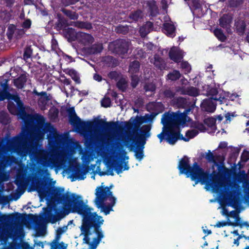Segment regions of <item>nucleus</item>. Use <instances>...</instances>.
Masks as SVG:
<instances>
[{
  "label": "nucleus",
  "mask_w": 249,
  "mask_h": 249,
  "mask_svg": "<svg viewBox=\"0 0 249 249\" xmlns=\"http://www.w3.org/2000/svg\"><path fill=\"white\" fill-rule=\"evenodd\" d=\"M8 109L10 112L14 115L18 114L19 112V111L18 108H16L15 105L14 104L8 105Z\"/></svg>",
  "instance_id": "4d7b16f0"
},
{
  "label": "nucleus",
  "mask_w": 249,
  "mask_h": 249,
  "mask_svg": "<svg viewBox=\"0 0 249 249\" xmlns=\"http://www.w3.org/2000/svg\"><path fill=\"white\" fill-rule=\"evenodd\" d=\"M201 156L202 157H204L208 162L210 163H216L214 156L210 151H209L208 153H206L205 154L202 153Z\"/></svg>",
  "instance_id": "a19ab883"
},
{
  "label": "nucleus",
  "mask_w": 249,
  "mask_h": 249,
  "mask_svg": "<svg viewBox=\"0 0 249 249\" xmlns=\"http://www.w3.org/2000/svg\"><path fill=\"white\" fill-rule=\"evenodd\" d=\"M233 19L232 15L230 14H224L219 19V25L225 28L228 33H231V24Z\"/></svg>",
  "instance_id": "ddd939ff"
},
{
  "label": "nucleus",
  "mask_w": 249,
  "mask_h": 249,
  "mask_svg": "<svg viewBox=\"0 0 249 249\" xmlns=\"http://www.w3.org/2000/svg\"><path fill=\"white\" fill-rule=\"evenodd\" d=\"M19 249H34L27 242L19 243Z\"/></svg>",
  "instance_id": "69168bd1"
},
{
  "label": "nucleus",
  "mask_w": 249,
  "mask_h": 249,
  "mask_svg": "<svg viewBox=\"0 0 249 249\" xmlns=\"http://www.w3.org/2000/svg\"><path fill=\"white\" fill-rule=\"evenodd\" d=\"M126 154L124 150L117 153L110 163V166L114 168L118 174L123 170H127L129 169L127 161H126L128 157L126 156Z\"/></svg>",
  "instance_id": "1a4fd4ad"
},
{
  "label": "nucleus",
  "mask_w": 249,
  "mask_h": 249,
  "mask_svg": "<svg viewBox=\"0 0 249 249\" xmlns=\"http://www.w3.org/2000/svg\"><path fill=\"white\" fill-rule=\"evenodd\" d=\"M150 62L153 64L157 68L160 70L164 69L166 67V63L164 60L157 54L154 55L153 58L150 59Z\"/></svg>",
  "instance_id": "aec40b11"
},
{
  "label": "nucleus",
  "mask_w": 249,
  "mask_h": 249,
  "mask_svg": "<svg viewBox=\"0 0 249 249\" xmlns=\"http://www.w3.org/2000/svg\"><path fill=\"white\" fill-rule=\"evenodd\" d=\"M0 86L2 89L1 91L10 98L13 94L8 92L9 85L8 84V80L5 79L2 82H0Z\"/></svg>",
  "instance_id": "58836bf2"
},
{
  "label": "nucleus",
  "mask_w": 249,
  "mask_h": 249,
  "mask_svg": "<svg viewBox=\"0 0 249 249\" xmlns=\"http://www.w3.org/2000/svg\"><path fill=\"white\" fill-rule=\"evenodd\" d=\"M97 124L103 127L105 130L111 129L112 131L100 133L95 131L92 138L98 142L110 143L115 140L121 141L126 146H129L131 149H135V156L141 160L143 158V149L146 143V138L150 136V131L151 124L143 125L141 128V134H134L126 132L124 135H121L116 130L117 123L106 122L102 119L99 120Z\"/></svg>",
  "instance_id": "7ed1b4c3"
},
{
  "label": "nucleus",
  "mask_w": 249,
  "mask_h": 249,
  "mask_svg": "<svg viewBox=\"0 0 249 249\" xmlns=\"http://www.w3.org/2000/svg\"><path fill=\"white\" fill-rule=\"evenodd\" d=\"M215 36L221 41H224L226 39V37L223 34L221 29H216L214 31Z\"/></svg>",
  "instance_id": "603ef678"
},
{
  "label": "nucleus",
  "mask_w": 249,
  "mask_h": 249,
  "mask_svg": "<svg viewBox=\"0 0 249 249\" xmlns=\"http://www.w3.org/2000/svg\"><path fill=\"white\" fill-rule=\"evenodd\" d=\"M32 54V50L30 46L26 47L24 51L23 57L25 60L31 58Z\"/></svg>",
  "instance_id": "864d4df0"
},
{
  "label": "nucleus",
  "mask_w": 249,
  "mask_h": 249,
  "mask_svg": "<svg viewBox=\"0 0 249 249\" xmlns=\"http://www.w3.org/2000/svg\"><path fill=\"white\" fill-rule=\"evenodd\" d=\"M95 195L94 203L96 206L106 215L109 213L116 203V198L113 196L110 188L103 185L98 187L96 189Z\"/></svg>",
  "instance_id": "423d86ee"
},
{
  "label": "nucleus",
  "mask_w": 249,
  "mask_h": 249,
  "mask_svg": "<svg viewBox=\"0 0 249 249\" xmlns=\"http://www.w3.org/2000/svg\"><path fill=\"white\" fill-rule=\"evenodd\" d=\"M61 11L68 18H69L71 20H75L77 19L79 15L75 12L72 11L70 10L67 9L65 8H62L61 9Z\"/></svg>",
  "instance_id": "72a5a7b5"
},
{
  "label": "nucleus",
  "mask_w": 249,
  "mask_h": 249,
  "mask_svg": "<svg viewBox=\"0 0 249 249\" xmlns=\"http://www.w3.org/2000/svg\"><path fill=\"white\" fill-rule=\"evenodd\" d=\"M180 174H185L190 177L192 180L197 179L202 183L207 182L208 174L200 167L197 163H194L193 166L189 164V159L184 156L180 160L178 166Z\"/></svg>",
  "instance_id": "0eeeda50"
},
{
  "label": "nucleus",
  "mask_w": 249,
  "mask_h": 249,
  "mask_svg": "<svg viewBox=\"0 0 249 249\" xmlns=\"http://www.w3.org/2000/svg\"><path fill=\"white\" fill-rule=\"evenodd\" d=\"M144 89L146 92H153L156 89V86L152 83H147L145 84Z\"/></svg>",
  "instance_id": "6e6d98bb"
},
{
  "label": "nucleus",
  "mask_w": 249,
  "mask_h": 249,
  "mask_svg": "<svg viewBox=\"0 0 249 249\" xmlns=\"http://www.w3.org/2000/svg\"><path fill=\"white\" fill-rule=\"evenodd\" d=\"M227 220L226 221H218L216 225H215V227L217 228H221L223 227L226 226H233V222H231L230 221V219H227Z\"/></svg>",
  "instance_id": "09e8293b"
},
{
  "label": "nucleus",
  "mask_w": 249,
  "mask_h": 249,
  "mask_svg": "<svg viewBox=\"0 0 249 249\" xmlns=\"http://www.w3.org/2000/svg\"><path fill=\"white\" fill-rule=\"evenodd\" d=\"M117 86L120 90L124 91L127 86V82L124 79L121 78L117 82Z\"/></svg>",
  "instance_id": "3c124183"
},
{
  "label": "nucleus",
  "mask_w": 249,
  "mask_h": 249,
  "mask_svg": "<svg viewBox=\"0 0 249 249\" xmlns=\"http://www.w3.org/2000/svg\"><path fill=\"white\" fill-rule=\"evenodd\" d=\"M241 160L244 162H246L249 160V152L244 151L241 155Z\"/></svg>",
  "instance_id": "774afa93"
},
{
  "label": "nucleus",
  "mask_w": 249,
  "mask_h": 249,
  "mask_svg": "<svg viewBox=\"0 0 249 249\" xmlns=\"http://www.w3.org/2000/svg\"><path fill=\"white\" fill-rule=\"evenodd\" d=\"M42 95L38 100V104H41L42 106H45L47 104V102L50 100V98L47 96V94L46 92H41Z\"/></svg>",
  "instance_id": "49530a36"
},
{
  "label": "nucleus",
  "mask_w": 249,
  "mask_h": 249,
  "mask_svg": "<svg viewBox=\"0 0 249 249\" xmlns=\"http://www.w3.org/2000/svg\"><path fill=\"white\" fill-rule=\"evenodd\" d=\"M62 219H0V222L2 221H43L46 223H51L55 224L57 222L59 221Z\"/></svg>",
  "instance_id": "f3484780"
},
{
  "label": "nucleus",
  "mask_w": 249,
  "mask_h": 249,
  "mask_svg": "<svg viewBox=\"0 0 249 249\" xmlns=\"http://www.w3.org/2000/svg\"><path fill=\"white\" fill-rule=\"evenodd\" d=\"M241 219H234L233 227L239 226L240 228L246 227L247 229L249 228V223L248 221H241Z\"/></svg>",
  "instance_id": "37998d69"
},
{
  "label": "nucleus",
  "mask_w": 249,
  "mask_h": 249,
  "mask_svg": "<svg viewBox=\"0 0 249 249\" xmlns=\"http://www.w3.org/2000/svg\"><path fill=\"white\" fill-rule=\"evenodd\" d=\"M68 230V225H64L62 227H58L56 231V232L59 234L62 235Z\"/></svg>",
  "instance_id": "338daca9"
},
{
  "label": "nucleus",
  "mask_w": 249,
  "mask_h": 249,
  "mask_svg": "<svg viewBox=\"0 0 249 249\" xmlns=\"http://www.w3.org/2000/svg\"><path fill=\"white\" fill-rule=\"evenodd\" d=\"M77 41L84 46H89L93 43L94 38L90 34L79 32L78 33Z\"/></svg>",
  "instance_id": "4468645a"
},
{
  "label": "nucleus",
  "mask_w": 249,
  "mask_h": 249,
  "mask_svg": "<svg viewBox=\"0 0 249 249\" xmlns=\"http://www.w3.org/2000/svg\"><path fill=\"white\" fill-rule=\"evenodd\" d=\"M115 31L117 33L126 35L129 32V27L127 25H119L115 27Z\"/></svg>",
  "instance_id": "79ce46f5"
},
{
  "label": "nucleus",
  "mask_w": 249,
  "mask_h": 249,
  "mask_svg": "<svg viewBox=\"0 0 249 249\" xmlns=\"http://www.w3.org/2000/svg\"><path fill=\"white\" fill-rule=\"evenodd\" d=\"M142 12L140 10H137L133 13H132L129 15V18L135 21L138 20L140 18H142Z\"/></svg>",
  "instance_id": "8fccbe9b"
},
{
  "label": "nucleus",
  "mask_w": 249,
  "mask_h": 249,
  "mask_svg": "<svg viewBox=\"0 0 249 249\" xmlns=\"http://www.w3.org/2000/svg\"><path fill=\"white\" fill-rule=\"evenodd\" d=\"M63 34L69 42H72L76 39L77 40L78 33L72 28H69L63 31Z\"/></svg>",
  "instance_id": "4be33fe9"
},
{
  "label": "nucleus",
  "mask_w": 249,
  "mask_h": 249,
  "mask_svg": "<svg viewBox=\"0 0 249 249\" xmlns=\"http://www.w3.org/2000/svg\"><path fill=\"white\" fill-rule=\"evenodd\" d=\"M70 25L81 29L90 30L92 28L91 23L89 22L76 21L71 22Z\"/></svg>",
  "instance_id": "b1692460"
},
{
  "label": "nucleus",
  "mask_w": 249,
  "mask_h": 249,
  "mask_svg": "<svg viewBox=\"0 0 249 249\" xmlns=\"http://www.w3.org/2000/svg\"><path fill=\"white\" fill-rule=\"evenodd\" d=\"M181 76V74L178 71L174 70L167 75L169 79L172 81H176Z\"/></svg>",
  "instance_id": "a18cd8bd"
},
{
  "label": "nucleus",
  "mask_w": 249,
  "mask_h": 249,
  "mask_svg": "<svg viewBox=\"0 0 249 249\" xmlns=\"http://www.w3.org/2000/svg\"><path fill=\"white\" fill-rule=\"evenodd\" d=\"M146 53L142 49L137 48L134 51V56L136 59H142L145 57Z\"/></svg>",
  "instance_id": "c03bdc74"
},
{
  "label": "nucleus",
  "mask_w": 249,
  "mask_h": 249,
  "mask_svg": "<svg viewBox=\"0 0 249 249\" xmlns=\"http://www.w3.org/2000/svg\"><path fill=\"white\" fill-rule=\"evenodd\" d=\"M236 32L240 36H242L245 33L246 24L245 22L241 19H238L235 22Z\"/></svg>",
  "instance_id": "cd10ccee"
},
{
  "label": "nucleus",
  "mask_w": 249,
  "mask_h": 249,
  "mask_svg": "<svg viewBox=\"0 0 249 249\" xmlns=\"http://www.w3.org/2000/svg\"><path fill=\"white\" fill-rule=\"evenodd\" d=\"M192 126L194 127L197 130H199L201 131H203L205 129V126L202 124L199 123H195Z\"/></svg>",
  "instance_id": "e2e57ef3"
},
{
  "label": "nucleus",
  "mask_w": 249,
  "mask_h": 249,
  "mask_svg": "<svg viewBox=\"0 0 249 249\" xmlns=\"http://www.w3.org/2000/svg\"><path fill=\"white\" fill-rule=\"evenodd\" d=\"M177 91H180L181 94H187L192 96H196L199 94L198 89L194 87L182 88Z\"/></svg>",
  "instance_id": "5701e85b"
},
{
  "label": "nucleus",
  "mask_w": 249,
  "mask_h": 249,
  "mask_svg": "<svg viewBox=\"0 0 249 249\" xmlns=\"http://www.w3.org/2000/svg\"><path fill=\"white\" fill-rule=\"evenodd\" d=\"M181 67L184 70L185 72H189L191 71V66L187 62H182L181 63Z\"/></svg>",
  "instance_id": "680f3d73"
},
{
  "label": "nucleus",
  "mask_w": 249,
  "mask_h": 249,
  "mask_svg": "<svg viewBox=\"0 0 249 249\" xmlns=\"http://www.w3.org/2000/svg\"><path fill=\"white\" fill-rule=\"evenodd\" d=\"M35 187L40 197H44L47 196V192L45 190V185L43 182H40L37 179Z\"/></svg>",
  "instance_id": "393cba45"
},
{
  "label": "nucleus",
  "mask_w": 249,
  "mask_h": 249,
  "mask_svg": "<svg viewBox=\"0 0 249 249\" xmlns=\"http://www.w3.org/2000/svg\"><path fill=\"white\" fill-rule=\"evenodd\" d=\"M153 30V24L150 21H147L143 25L140 27L139 33L142 37H145Z\"/></svg>",
  "instance_id": "412c9836"
},
{
  "label": "nucleus",
  "mask_w": 249,
  "mask_h": 249,
  "mask_svg": "<svg viewBox=\"0 0 249 249\" xmlns=\"http://www.w3.org/2000/svg\"><path fill=\"white\" fill-rule=\"evenodd\" d=\"M92 233H88L81 231L80 235H83L84 238L83 239V244H87L90 247V245L91 244V242H90V238L89 237V235L91 234Z\"/></svg>",
  "instance_id": "de8ad7c7"
},
{
  "label": "nucleus",
  "mask_w": 249,
  "mask_h": 249,
  "mask_svg": "<svg viewBox=\"0 0 249 249\" xmlns=\"http://www.w3.org/2000/svg\"><path fill=\"white\" fill-rule=\"evenodd\" d=\"M139 82V78L137 75L132 74L131 75V86L134 88H135Z\"/></svg>",
  "instance_id": "13d9d810"
},
{
  "label": "nucleus",
  "mask_w": 249,
  "mask_h": 249,
  "mask_svg": "<svg viewBox=\"0 0 249 249\" xmlns=\"http://www.w3.org/2000/svg\"><path fill=\"white\" fill-rule=\"evenodd\" d=\"M169 56L171 59L178 62L183 58V53L179 48L173 47L169 51Z\"/></svg>",
  "instance_id": "6ab92c4d"
},
{
  "label": "nucleus",
  "mask_w": 249,
  "mask_h": 249,
  "mask_svg": "<svg viewBox=\"0 0 249 249\" xmlns=\"http://www.w3.org/2000/svg\"><path fill=\"white\" fill-rule=\"evenodd\" d=\"M155 115L152 114H147L143 117H137L135 120V123L134 124V127L133 128L132 131H127V132L132 133L134 134H139L138 133V129L140 126V125L144 122L147 120L152 121L155 117Z\"/></svg>",
  "instance_id": "f8f14e48"
},
{
  "label": "nucleus",
  "mask_w": 249,
  "mask_h": 249,
  "mask_svg": "<svg viewBox=\"0 0 249 249\" xmlns=\"http://www.w3.org/2000/svg\"><path fill=\"white\" fill-rule=\"evenodd\" d=\"M14 239H22L24 236V233L23 229L17 226L14 228L12 235Z\"/></svg>",
  "instance_id": "c9c22d12"
},
{
  "label": "nucleus",
  "mask_w": 249,
  "mask_h": 249,
  "mask_svg": "<svg viewBox=\"0 0 249 249\" xmlns=\"http://www.w3.org/2000/svg\"><path fill=\"white\" fill-rule=\"evenodd\" d=\"M198 133V131L196 129H192L188 130L186 133L185 137L182 138V139L187 142L190 139L193 138L194 137L196 136Z\"/></svg>",
  "instance_id": "ea45409f"
},
{
  "label": "nucleus",
  "mask_w": 249,
  "mask_h": 249,
  "mask_svg": "<svg viewBox=\"0 0 249 249\" xmlns=\"http://www.w3.org/2000/svg\"><path fill=\"white\" fill-rule=\"evenodd\" d=\"M27 80V77L26 74H21L18 77L14 80V85L18 89H22Z\"/></svg>",
  "instance_id": "a878e982"
},
{
  "label": "nucleus",
  "mask_w": 249,
  "mask_h": 249,
  "mask_svg": "<svg viewBox=\"0 0 249 249\" xmlns=\"http://www.w3.org/2000/svg\"><path fill=\"white\" fill-rule=\"evenodd\" d=\"M143 6L147 8L150 16L155 17L159 14V9L154 0H146L143 2Z\"/></svg>",
  "instance_id": "2eb2a0df"
},
{
  "label": "nucleus",
  "mask_w": 249,
  "mask_h": 249,
  "mask_svg": "<svg viewBox=\"0 0 249 249\" xmlns=\"http://www.w3.org/2000/svg\"><path fill=\"white\" fill-rule=\"evenodd\" d=\"M176 91L173 88H166L161 90L160 94L164 98L171 99L175 97Z\"/></svg>",
  "instance_id": "c756f323"
},
{
  "label": "nucleus",
  "mask_w": 249,
  "mask_h": 249,
  "mask_svg": "<svg viewBox=\"0 0 249 249\" xmlns=\"http://www.w3.org/2000/svg\"><path fill=\"white\" fill-rule=\"evenodd\" d=\"M140 63L137 60H134L130 62L129 66V72L131 74H134L139 71Z\"/></svg>",
  "instance_id": "7c9ffc66"
},
{
  "label": "nucleus",
  "mask_w": 249,
  "mask_h": 249,
  "mask_svg": "<svg viewBox=\"0 0 249 249\" xmlns=\"http://www.w3.org/2000/svg\"><path fill=\"white\" fill-rule=\"evenodd\" d=\"M103 49V44L102 43H96L92 45L89 49L90 53L95 54L100 53Z\"/></svg>",
  "instance_id": "4c0bfd02"
},
{
  "label": "nucleus",
  "mask_w": 249,
  "mask_h": 249,
  "mask_svg": "<svg viewBox=\"0 0 249 249\" xmlns=\"http://www.w3.org/2000/svg\"><path fill=\"white\" fill-rule=\"evenodd\" d=\"M131 43L129 40L119 39L108 44V48L113 52L119 54L127 53Z\"/></svg>",
  "instance_id": "9d476101"
},
{
  "label": "nucleus",
  "mask_w": 249,
  "mask_h": 249,
  "mask_svg": "<svg viewBox=\"0 0 249 249\" xmlns=\"http://www.w3.org/2000/svg\"><path fill=\"white\" fill-rule=\"evenodd\" d=\"M244 0H228V7L232 9L240 8L244 3Z\"/></svg>",
  "instance_id": "2f4dec72"
},
{
  "label": "nucleus",
  "mask_w": 249,
  "mask_h": 249,
  "mask_svg": "<svg viewBox=\"0 0 249 249\" xmlns=\"http://www.w3.org/2000/svg\"><path fill=\"white\" fill-rule=\"evenodd\" d=\"M68 114L69 122L71 124L75 126L80 131L83 132H90V138L92 141H97L92 138L95 131L102 133L97 130H94L93 132H91L92 124L90 123L82 121L77 116L74 107L69 108L67 110Z\"/></svg>",
  "instance_id": "6e6552de"
},
{
  "label": "nucleus",
  "mask_w": 249,
  "mask_h": 249,
  "mask_svg": "<svg viewBox=\"0 0 249 249\" xmlns=\"http://www.w3.org/2000/svg\"><path fill=\"white\" fill-rule=\"evenodd\" d=\"M201 107L203 110L208 112H213L216 109V104L212 97L203 100Z\"/></svg>",
  "instance_id": "dca6fc26"
},
{
  "label": "nucleus",
  "mask_w": 249,
  "mask_h": 249,
  "mask_svg": "<svg viewBox=\"0 0 249 249\" xmlns=\"http://www.w3.org/2000/svg\"><path fill=\"white\" fill-rule=\"evenodd\" d=\"M84 169H81L78 166H75L74 168V172L72 174L73 178L72 181L75 179L82 180L86 178V175L88 172L89 167H83Z\"/></svg>",
  "instance_id": "a211bd4d"
},
{
  "label": "nucleus",
  "mask_w": 249,
  "mask_h": 249,
  "mask_svg": "<svg viewBox=\"0 0 249 249\" xmlns=\"http://www.w3.org/2000/svg\"><path fill=\"white\" fill-rule=\"evenodd\" d=\"M104 222L103 219H82V224L80 227L81 231L92 233L97 228L101 227Z\"/></svg>",
  "instance_id": "9b49d317"
},
{
  "label": "nucleus",
  "mask_w": 249,
  "mask_h": 249,
  "mask_svg": "<svg viewBox=\"0 0 249 249\" xmlns=\"http://www.w3.org/2000/svg\"><path fill=\"white\" fill-rule=\"evenodd\" d=\"M10 99H12L14 100V101L17 103L18 106V109L19 111L22 112L25 111V108L23 107V105L22 101L20 100V98L18 94H13L11 97L9 98Z\"/></svg>",
  "instance_id": "e433bc0d"
},
{
  "label": "nucleus",
  "mask_w": 249,
  "mask_h": 249,
  "mask_svg": "<svg viewBox=\"0 0 249 249\" xmlns=\"http://www.w3.org/2000/svg\"><path fill=\"white\" fill-rule=\"evenodd\" d=\"M165 33L171 37L175 36V27L172 24L166 23L164 24Z\"/></svg>",
  "instance_id": "f704fd0d"
},
{
  "label": "nucleus",
  "mask_w": 249,
  "mask_h": 249,
  "mask_svg": "<svg viewBox=\"0 0 249 249\" xmlns=\"http://www.w3.org/2000/svg\"><path fill=\"white\" fill-rule=\"evenodd\" d=\"M209 178L207 182L202 183H206V189L208 190H212L214 193H221L223 199L230 205L235 207L238 204L237 196L239 186L234 184L233 185H230L228 186L227 191L226 187V181L223 175L219 173H216L213 171L212 175V182H209Z\"/></svg>",
  "instance_id": "39448f33"
},
{
  "label": "nucleus",
  "mask_w": 249,
  "mask_h": 249,
  "mask_svg": "<svg viewBox=\"0 0 249 249\" xmlns=\"http://www.w3.org/2000/svg\"><path fill=\"white\" fill-rule=\"evenodd\" d=\"M69 74L71 77L72 79L77 83H79L80 82L79 77L75 71L73 70H70L69 71Z\"/></svg>",
  "instance_id": "5fc2aeb1"
},
{
  "label": "nucleus",
  "mask_w": 249,
  "mask_h": 249,
  "mask_svg": "<svg viewBox=\"0 0 249 249\" xmlns=\"http://www.w3.org/2000/svg\"><path fill=\"white\" fill-rule=\"evenodd\" d=\"M94 232L96 234L97 237L93 238L91 241V244L93 247H97L102 239L104 237V234L100 227L97 228V230H95Z\"/></svg>",
  "instance_id": "c85d7f7f"
},
{
  "label": "nucleus",
  "mask_w": 249,
  "mask_h": 249,
  "mask_svg": "<svg viewBox=\"0 0 249 249\" xmlns=\"http://www.w3.org/2000/svg\"><path fill=\"white\" fill-rule=\"evenodd\" d=\"M34 222L36 223L37 226L36 229V233L37 236H40L44 235L46 232V229L45 222L39 220L35 221Z\"/></svg>",
  "instance_id": "bb28decb"
},
{
  "label": "nucleus",
  "mask_w": 249,
  "mask_h": 249,
  "mask_svg": "<svg viewBox=\"0 0 249 249\" xmlns=\"http://www.w3.org/2000/svg\"><path fill=\"white\" fill-rule=\"evenodd\" d=\"M80 0H61V3L65 6L74 4L78 2Z\"/></svg>",
  "instance_id": "052dcab7"
},
{
  "label": "nucleus",
  "mask_w": 249,
  "mask_h": 249,
  "mask_svg": "<svg viewBox=\"0 0 249 249\" xmlns=\"http://www.w3.org/2000/svg\"><path fill=\"white\" fill-rule=\"evenodd\" d=\"M37 124L30 130L22 131L19 136L7 142L6 150L16 152L21 156L29 154L36 164L43 168L51 169L60 168L65 165L70 158L69 150L65 146L66 138L59 134L50 124L47 123L44 128L45 119L36 115Z\"/></svg>",
  "instance_id": "f257e3e1"
},
{
  "label": "nucleus",
  "mask_w": 249,
  "mask_h": 249,
  "mask_svg": "<svg viewBox=\"0 0 249 249\" xmlns=\"http://www.w3.org/2000/svg\"><path fill=\"white\" fill-rule=\"evenodd\" d=\"M51 198L54 202L63 203V205L58 208H44L39 215L16 213L2 214L0 218H64L71 213H77L83 218H102L93 209L84 203L80 196L65 193L63 188L53 189Z\"/></svg>",
  "instance_id": "f03ea898"
},
{
  "label": "nucleus",
  "mask_w": 249,
  "mask_h": 249,
  "mask_svg": "<svg viewBox=\"0 0 249 249\" xmlns=\"http://www.w3.org/2000/svg\"><path fill=\"white\" fill-rule=\"evenodd\" d=\"M111 100L109 97H105L101 101V105L105 107H109L110 106Z\"/></svg>",
  "instance_id": "bf43d9fd"
},
{
  "label": "nucleus",
  "mask_w": 249,
  "mask_h": 249,
  "mask_svg": "<svg viewBox=\"0 0 249 249\" xmlns=\"http://www.w3.org/2000/svg\"><path fill=\"white\" fill-rule=\"evenodd\" d=\"M0 116L1 117H2L3 118V119H1V122L2 123L4 124L9 123V119L7 113L5 112H1L0 113Z\"/></svg>",
  "instance_id": "0e129e2a"
},
{
  "label": "nucleus",
  "mask_w": 249,
  "mask_h": 249,
  "mask_svg": "<svg viewBox=\"0 0 249 249\" xmlns=\"http://www.w3.org/2000/svg\"><path fill=\"white\" fill-rule=\"evenodd\" d=\"M235 179L239 182H247L249 180V176L246 173L245 170H240L238 173L235 174L234 176Z\"/></svg>",
  "instance_id": "473e14b6"
},
{
  "label": "nucleus",
  "mask_w": 249,
  "mask_h": 249,
  "mask_svg": "<svg viewBox=\"0 0 249 249\" xmlns=\"http://www.w3.org/2000/svg\"><path fill=\"white\" fill-rule=\"evenodd\" d=\"M173 102L178 107L187 108L183 112H166L162 115L161 123L163 125L162 132L158 135L160 142L165 139L170 144H174L179 137V126H184L190 121L187 113L194 107L195 103H192L181 97L174 98Z\"/></svg>",
  "instance_id": "20e7f679"
}]
</instances>
